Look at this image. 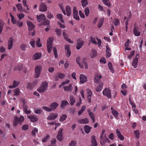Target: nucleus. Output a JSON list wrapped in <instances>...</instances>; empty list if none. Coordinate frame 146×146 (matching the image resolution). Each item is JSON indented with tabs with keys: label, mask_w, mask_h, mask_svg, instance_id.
<instances>
[{
	"label": "nucleus",
	"mask_w": 146,
	"mask_h": 146,
	"mask_svg": "<svg viewBox=\"0 0 146 146\" xmlns=\"http://www.w3.org/2000/svg\"><path fill=\"white\" fill-rule=\"evenodd\" d=\"M48 84L46 81L42 82L40 86L37 89V91L39 93H44L48 88Z\"/></svg>",
	"instance_id": "nucleus-1"
},
{
	"label": "nucleus",
	"mask_w": 146,
	"mask_h": 146,
	"mask_svg": "<svg viewBox=\"0 0 146 146\" xmlns=\"http://www.w3.org/2000/svg\"><path fill=\"white\" fill-rule=\"evenodd\" d=\"M53 37H51L48 38L47 40V47L48 53H50L52 47V40Z\"/></svg>",
	"instance_id": "nucleus-2"
},
{
	"label": "nucleus",
	"mask_w": 146,
	"mask_h": 146,
	"mask_svg": "<svg viewBox=\"0 0 146 146\" xmlns=\"http://www.w3.org/2000/svg\"><path fill=\"white\" fill-rule=\"evenodd\" d=\"M42 66L40 65H36L35 68V77L38 78L39 77L40 75L42 70Z\"/></svg>",
	"instance_id": "nucleus-3"
},
{
	"label": "nucleus",
	"mask_w": 146,
	"mask_h": 146,
	"mask_svg": "<svg viewBox=\"0 0 146 146\" xmlns=\"http://www.w3.org/2000/svg\"><path fill=\"white\" fill-rule=\"evenodd\" d=\"M103 94L107 97L108 99H110L111 98V91L109 89L106 88L104 89L102 92Z\"/></svg>",
	"instance_id": "nucleus-4"
},
{
	"label": "nucleus",
	"mask_w": 146,
	"mask_h": 146,
	"mask_svg": "<svg viewBox=\"0 0 146 146\" xmlns=\"http://www.w3.org/2000/svg\"><path fill=\"white\" fill-rule=\"evenodd\" d=\"M73 14L74 19L76 20H79L80 19L79 17L78 16V12L77 10V7L76 6H74L73 7Z\"/></svg>",
	"instance_id": "nucleus-5"
},
{
	"label": "nucleus",
	"mask_w": 146,
	"mask_h": 146,
	"mask_svg": "<svg viewBox=\"0 0 146 146\" xmlns=\"http://www.w3.org/2000/svg\"><path fill=\"white\" fill-rule=\"evenodd\" d=\"M57 116V113H52L48 115L47 119L48 120H53L55 119Z\"/></svg>",
	"instance_id": "nucleus-6"
},
{
	"label": "nucleus",
	"mask_w": 146,
	"mask_h": 146,
	"mask_svg": "<svg viewBox=\"0 0 146 146\" xmlns=\"http://www.w3.org/2000/svg\"><path fill=\"white\" fill-rule=\"evenodd\" d=\"M62 130L63 129L62 128L60 129L58 131V134L56 136L57 139L60 141H61L63 139L62 137L63 135L62 134Z\"/></svg>",
	"instance_id": "nucleus-7"
},
{
	"label": "nucleus",
	"mask_w": 146,
	"mask_h": 146,
	"mask_svg": "<svg viewBox=\"0 0 146 146\" xmlns=\"http://www.w3.org/2000/svg\"><path fill=\"white\" fill-rule=\"evenodd\" d=\"M47 10V6L46 4L44 3H41L40 6L39 11H40L44 12Z\"/></svg>",
	"instance_id": "nucleus-8"
},
{
	"label": "nucleus",
	"mask_w": 146,
	"mask_h": 146,
	"mask_svg": "<svg viewBox=\"0 0 146 146\" xmlns=\"http://www.w3.org/2000/svg\"><path fill=\"white\" fill-rule=\"evenodd\" d=\"M26 23L28 27L29 30V31H32L34 29L35 26L31 22L27 21Z\"/></svg>",
	"instance_id": "nucleus-9"
},
{
	"label": "nucleus",
	"mask_w": 146,
	"mask_h": 146,
	"mask_svg": "<svg viewBox=\"0 0 146 146\" xmlns=\"http://www.w3.org/2000/svg\"><path fill=\"white\" fill-rule=\"evenodd\" d=\"M133 33L134 35L136 36H138L140 35V32L139 31V29L137 27L135 26L133 30Z\"/></svg>",
	"instance_id": "nucleus-10"
},
{
	"label": "nucleus",
	"mask_w": 146,
	"mask_h": 146,
	"mask_svg": "<svg viewBox=\"0 0 146 146\" xmlns=\"http://www.w3.org/2000/svg\"><path fill=\"white\" fill-rule=\"evenodd\" d=\"M116 134L118 138L121 141L124 140V137L121 134L120 131L118 129H116Z\"/></svg>",
	"instance_id": "nucleus-11"
},
{
	"label": "nucleus",
	"mask_w": 146,
	"mask_h": 146,
	"mask_svg": "<svg viewBox=\"0 0 146 146\" xmlns=\"http://www.w3.org/2000/svg\"><path fill=\"white\" fill-rule=\"evenodd\" d=\"M30 120V121L33 122H36L38 120L37 117L35 115H30L27 117Z\"/></svg>",
	"instance_id": "nucleus-12"
},
{
	"label": "nucleus",
	"mask_w": 146,
	"mask_h": 146,
	"mask_svg": "<svg viewBox=\"0 0 146 146\" xmlns=\"http://www.w3.org/2000/svg\"><path fill=\"white\" fill-rule=\"evenodd\" d=\"M80 82L82 84L85 82L87 81V77L85 75L81 74L80 77Z\"/></svg>",
	"instance_id": "nucleus-13"
},
{
	"label": "nucleus",
	"mask_w": 146,
	"mask_h": 146,
	"mask_svg": "<svg viewBox=\"0 0 146 146\" xmlns=\"http://www.w3.org/2000/svg\"><path fill=\"white\" fill-rule=\"evenodd\" d=\"M64 90L66 92H71L72 91L73 87L72 85L69 84L68 86H65L64 87Z\"/></svg>",
	"instance_id": "nucleus-14"
},
{
	"label": "nucleus",
	"mask_w": 146,
	"mask_h": 146,
	"mask_svg": "<svg viewBox=\"0 0 146 146\" xmlns=\"http://www.w3.org/2000/svg\"><path fill=\"white\" fill-rule=\"evenodd\" d=\"M106 57L108 58L110 56L111 53L110 52V49L109 47V45L108 44L106 46Z\"/></svg>",
	"instance_id": "nucleus-15"
},
{
	"label": "nucleus",
	"mask_w": 146,
	"mask_h": 146,
	"mask_svg": "<svg viewBox=\"0 0 146 146\" xmlns=\"http://www.w3.org/2000/svg\"><path fill=\"white\" fill-rule=\"evenodd\" d=\"M69 46L66 45L65 46V49L66 52V55L67 57L69 58L71 55V52L69 50Z\"/></svg>",
	"instance_id": "nucleus-16"
},
{
	"label": "nucleus",
	"mask_w": 146,
	"mask_h": 146,
	"mask_svg": "<svg viewBox=\"0 0 146 146\" xmlns=\"http://www.w3.org/2000/svg\"><path fill=\"white\" fill-rule=\"evenodd\" d=\"M13 41V39L12 37H10L8 41V49L9 50L11 49L12 47Z\"/></svg>",
	"instance_id": "nucleus-17"
},
{
	"label": "nucleus",
	"mask_w": 146,
	"mask_h": 146,
	"mask_svg": "<svg viewBox=\"0 0 146 146\" xmlns=\"http://www.w3.org/2000/svg\"><path fill=\"white\" fill-rule=\"evenodd\" d=\"M45 17L44 14L40 15L39 16L36 15L37 20L38 22H42L43 20L44 19Z\"/></svg>",
	"instance_id": "nucleus-18"
},
{
	"label": "nucleus",
	"mask_w": 146,
	"mask_h": 146,
	"mask_svg": "<svg viewBox=\"0 0 146 146\" xmlns=\"http://www.w3.org/2000/svg\"><path fill=\"white\" fill-rule=\"evenodd\" d=\"M69 104L68 103L66 100H62L61 102L60 108L63 109L66 106Z\"/></svg>",
	"instance_id": "nucleus-19"
},
{
	"label": "nucleus",
	"mask_w": 146,
	"mask_h": 146,
	"mask_svg": "<svg viewBox=\"0 0 146 146\" xmlns=\"http://www.w3.org/2000/svg\"><path fill=\"white\" fill-rule=\"evenodd\" d=\"M41 57V54L39 52L36 53L33 55L34 60H37L40 58Z\"/></svg>",
	"instance_id": "nucleus-20"
},
{
	"label": "nucleus",
	"mask_w": 146,
	"mask_h": 146,
	"mask_svg": "<svg viewBox=\"0 0 146 146\" xmlns=\"http://www.w3.org/2000/svg\"><path fill=\"white\" fill-rule=\"evenodd\" d=\"M78 122L80 124H87L88 123L89 121L88 119L86 118L82 119H80L78 121Z\"/></svg>",
	"instance_id": "nucleus-21"
},
{
	"label": "nucleus",
	"mask_w": 146,
	"mask_h": 146,
	"mask_svg": "<svg viewBox=\"0 0 146 146\" xmlns=\"http://www.w3.org/2000/svg\"><path fill=\"white\" fill-rule=\"evenodd\" d=\"M83 41L82 40H78L76 48L78 50L80 49L83 44Z\"/></svg>",
	"instance_id": "nucleus-22"
},
{
	"label": "nucleus",
	"mask_w": 146,
	"mask_h": 146,
	"mask_svg": "<svg viewBox=\"0 0 146 146\" xmlns=\"http://www.w3.org/2000/svg\"><path fill=\"white\" fill-rule=\"evenodd\" d=\"M58 104L56 102L52 103L50 105V107L52 110H55L58 106Z\"/></svg>",
	"instance_id": "nucleus-23"
},
{
	"label": "nucleus",
	"mask_w": 146,
	"mask_h": 146,
	"mask_svg": "<svg viewBox=\"0 0 146 146\" xmlns=\"http://www.w3.org/2000/svg\"><path fill=\"white\" fill-rule=\"evenodd\" d=\"M66 10L67 16H70L72 13L71 8L68 6H67L66 7Z\"/></svg>",
	"instance_id": "nucleus-24"
},
{
	"label": "nucleus",
	"mask_w": 146,
	"mask_h": 146,
	"mask_svg": "<svg viewBox=\"0 0 146 146\" xmlns=\"http://www.w3.org/2000/svg\"><path fill=\"white\" fill-rule=\"evenodd\" d=\"M138 58H137V56L134 58L133 59V62L132 65L135 68L137 67V65L138 62Z\"/></svg>",
	"instance_id": "nucleus-25"
},
{
	"label": "nucleus",
	"mask_w": 146,
	"mask_h": 146,
	"mask_svg": "<svg viewBox=\"0 0 146 146\" xmlns=\"http://www.w3.org/2000/svg\"><path fill=\"white\" fill-rule=\"evenodd\" d=\"M104 21V18H100V19L99 21L97 24V27L98 28H100L102 25L103 22Z\"/></svg>",
	"instance_id": "nucleus-26"
},
{
	"label": "nucleus",
	"mask_w": 146,
	"mask_h": 146,
	"mask_svg": "<svg viewBox=\"0 0 146 146\" xmlns=\"http://www.w3.org/2000/svg\"><path fill=\"white\" fill-rule=\"evenodd\" d=\"M103 86V83L102 82L100 83L96 88V91L98 92H100L102 90Z\"/></svg>",
	"instance_id": "nucleus-27"
},
{
	"label": "nucleus",
	"mask_w": 146,
	"mask_h": 146,
	"mask_svg": "<svg viewBox=\"0 0 146 146\" xmlns=\"http://www.w3.org/2000/svg\"><path fill=\"white\" fill-rule=\"evenodd\" d=\"M57 18V19L60 21V22L63 23H64V21L62 18V14H58L56 15Z\"/></svg>",
	"instance_id": "nucleus-28"
},
{
	"label": "nucleus",
	"mask_w": 146,
	"mask_h": 146,
	"mask_svg": "<svg viewBox=\"0 0 146 146\" xmlns=\"http://www.w3.org/2000/svg\"><path fill=\"white\" fill-rule=\"evenodd\" d=\"M18 10L20 11H22L23 10V6L21 4L19 3L16 5Z\"/></svg>",
	"instance_id": "nucleus-29"
},
{
	"label": "nucleus",
	"mask_w": 146,
	"mask_h": 146,
	"mask_svg": "<svg viewBox=\"0 0 146 146\" xmlns=\"http://www.w3.org/2000/svg\"><path fill=\"white\" fill-rule=\"evenodd\" d=\"M15 119L17 120L19 122H22L24 120V117L23 116H21L19 118L17 117L16 116L15 117Z\"/></svg>",
	"instance_id": "nucleus-30"
},
{
	"label": "nucleus",
	"mask_w": 146,
	"mask_h": 146,
	"mask_svg": "<svg viewBox=\"0 0 146 146\" xmlns=\"http://www.w3.org/2000/svg\"><path fill=\"white\" fill-rule=\"evenodd\" d=\"M49 24V21L48 20H46L45 17L44 19L42 22V25H46Z\"/></svg>",
	"instance_id": "nucleus-31"
},
{
	"label": "nucleus",
	"mask_w": 146,
	"mask_h": 146,
	"mask_svg": "<svg viewBox=\"0 0 146 146\" xmlns=\"http://www.w3.org/2000/svg\"><path fill=\"white\" fill-rule=\"evenodd\" d=\"M91 128L87 125H85L84 127V129L85 133H89L90 131Z\"/></svg>",
	"instance_id": "nucleus-32"
},
{
	"label": "nucleus",
	"mask_w": 146,
	"mask_h": 146,
	"mask_svg": "<svg viewBox=\"0 0 146 146\" xmlns=\"http://www.w3.org/2000/svg\"><path fill=\"white\" fill-rule=\"evenodd\" d=\"M67 118L66 115L65 114H63L62 115L59 119V121L60 122H62L64 121Z\"/></svg>",
	"instance_id": "nucleus-33"
},
{
	"label": "nucleus",
	"mask_w": 146,
	"mask_h": 146,
	"mask_svg": "<svg viewBox=\"0 0 146 146\" xmlns=\"http://www.w3.org/2000/svg\"><path fill=\"white\" fill-rule=\"evenodd\" d=\"M108 66L109 69L112 73H113L114 70L112 66V63L110 62H109L108 63Z\"/></svg>",
	"instance_id": "nucleus-34"
},
{
	"label": "nucleus",
	"mask_w": 146,
	"mask_h": 146,
	"mask_svg": "<svg viewBox=\"0 0 146 146\" xmlns=\"http://www.w3.org/2000/svg\"><path fill=\"white\" fill-rule=\"evenodd\" d=\"M56 139H52L51 141L50 144L48 145V146H56Z\"/></svg>",
	"instance_id": "nucleus-35"
},
{
	"label": "nucleus",
	"mask_w": 146,
	"mask_h": 146,
	"mask_svg": "<svg viewBox=\"0 0 146 146\" xmlns=\"http://www.w3.org/2000/svg\"><path fill=\"white\" fill-rule=\"evenodd\" d=\"M10 16L11 17V21L12 23L14 24H15L17 23V21L14 18V17L11 14H10Z\"/></svg>",
	"instance_id": "nucleus-36"
},
{
	"label": "nucleus",
	"mask_w": 146,
	"mask_h": 146,
	"mask_svg": "<svg viewBox=\"0 0 146 146\" xmlns=\"http://www.w3.org/2000/svg\"><path fill=\"white\" fill-rule=\"evenodd\" d=\"M55 32L56 33L57 36H60L62 34V30L60 29H56L55 30Z\"/></svg>",
	"instance_id": "nucleus-37"
},
{
	"label": "nucleus",
	"mask_w": 146,
	"mask_h": 146,
	"mask_svg": "<svg viewBox=\"0 0 146 146\" xmlns=\"http://www.w3.org/2000/svg\"><path fill=\"white\" fill-rule=\"evenodd\" d=\"M70 100L71 102L70 105H73L75 102V100L74 97L72 96H71L70 97Z\"/></svg>",
	"instance_id": "nucleus-38"
},
{
	"label": "nucleus",
	"mask_w": 146,
	"mask_h": 146,
	"mask_svg": "<svg viewBox=\"0 0 146 146\" xmlns=\"http://www.w3.org/2000/svg\"><path fill=\"white\" fill-rule=\"evenodd\" d=\"M14 94H13L14 96H18L19 95L20 92L18 88H16L14 90Z\"/></svg>",
	"instance_id": "nucleus-39"
},
{
	"label": "nucleus",
	"mask_w": 146,
	"mask_h": 146,
	"mask_svg": "<svg viewBox=\"0 0 146 146\" xmlns=\"http://www.w3.org/2000/svg\"><path fill=\"white\" fill-rule=\"evenodd\" d=\"M4 23L1 20H0V33L1 34L2 31L3 27L4 25Z\"/></svg>",
	"instance_id": "nucleus-40"
},
{
	"label": "nucleus",
	"mask_w": 146,
	"mask_h": 146,
	"mask_svg": "<svg viewBox=\"0 0 146 146\" xmlns=\"http://www.w3.org/2000/svg\"><path fill=\"white\" fill-rule=\"evenodd\" d=\"M38 132V129L36 127L33 128V129L32 131V135L33 136H35L36 135V133Z\"/></svg>",
	"instance_id": "nucleus-41"
},
{
	"label": "nucleus",
	"mask_w": 146,
	"mask_h": 146,
	"mask_svg": "<svg viewBox=\"0 0 146 146\" xmlns=\"http://www.w3.org/2000/svg\"><path fill=\"white\" fill-rule=\"evenodd\" d=\"M82 5L83 7L86 6L88 4V2L87 0H82L81 1Z\"/></svg>",
	"instance_id": "nucleus-42"
},
{
	"label": "nucleus",
	"mask_w": 146,
	"mask_h": 146,
	"mask_svg": "<svg viewBox=\"0 0 146 146\" xmlns=\"http://www.w3.org/2000/svg\"><path fill=\"white\" fill-rule=\"evenodd\" d=\"M134 133L136 138L137 139H138L139 138L140 135L139 131V130L134 131Z\"/></svg>",
	"instance_id": "nucleus-43"
},
{
	"label": "nucleus",
	"mask_w": 146,
	"mask_h": 146,
	"mask_svg": "<svg viewBox=\"0 0 146 146\" xmlns=\"http://www.w3.org/2000/svg\"><path fill=\"white\" fill-rule=\"evenodd\" d=\"M120 23V21L118 19L116 18L114 19V23L115 25L116 26L119 24Z\"/></svg>",
	"instance_id": "nucleus-44"
},
{
	"label": "nucleus",
	"mask_w": 146,
	"mask_h": 146,
	"mask_svg": "<svg viewBox=\"0 0 146 146\" xmlns=\"http://www.w3.org/2000/svg\"><path fill=\"white\" fill-rule=\"evenodd\" d=\"M86 108L85 106H83L82 107L81 109L78 111V115H80L81 114L85 111Z\"/></svg>",
	"instance_id": "nucleus-45"
},
{
	"label": "nucleus",
	"mask_w": 146,
	"mask_h": 146,
	"mask_svg": "<svg viewBox=\"0 0 146 146\" xmlns=\"http://www.w3.org/2000/svg\"><path fill=\"white\" fill-rule=\"evenodd\" d=\"M53 51L55 58H57L58 57L56 47H53Z\"/></svg>",
	"instance_id": "nucleus-46"
},
{
	"label": "nucleus",
	"mask_w": 146,
	"mask_h": 146,
	"mask_svg": "<svg viewBox=\"0 0 146 146\" xmlns=\"http://www.w3.org/2000/svg\"><path fill=\"white\" fill-rule=\"evenodd\" d=\"M36 45L38 47H40L42 46V44L40 43V38H38V40L36 42Z\"/></svg>",
	"instance_id": "nucleus-47"
},
{
	"label": "nucleus",
	"mask_w": 146,
	"mask_h": 146,
	"mask_svg": "<svg viewBox=\"0 0 146 146\" xmlns=\"http://www.w3.org/2000/svg\"><path fill=\"white\" fill-rule=\"evenodd\" d=\"M42 108L45 111L48 112L51 111H52V109L51 108H49L46 106H42Z\"/></svg>",
	"instance_id": "nucleus-48"
},
{
	"label": "nucleus",
	"mask_w": 146,
	"mask_h": 146,
	"mask_svg": "<svg viewBox=\"0 0 146 146\" xmlns=\"http://www.w3.org/2000/svg\"><path fill=\"white\" fill-rule=\"evenodd\" d=\"M89 115L93 121L94 122L95 121V119L94 113L92 112L90 113Z\"/></svg>",
	"instance_id": "nucleus-49"
},
{
	"label": "nucleus",
	"mask_w": 146,
	"mask_h": 146,
	"mask_svg": "<svg viewBox=\"0 0 146 146\" xmlns=\"http://www.w3.org/2000/svg\"><path fill=\"white\" fill-rule=\"evenodd\" d=\"M65 76V74L61 73H58V77L59 78L62 79H63Z\"/></svg>",
	"instance_id": "nucleus-50"
},
{
	"label": "nucleus",
	"mask_w": 146,
	"mask_h": 146,
	"mask_svg": "<svg viewBox=\"0 0 146 146\" xmlns=\"http://www.w3.org/2000/svg\"><path fill=\"white\" fill-rule=\"evenodd\" d=\"M17 15L20 20L21 19L25 17V15L22 13L21 14H17Z\"/></svg>",
	"instance_id": "nucleus-51"
},
{
	"label": "nucleus",
	"mask_w": 146,
	"mask_h": 146,
	"mask_svg": "<svg viewBox=\"0 0 146 146\" xmlns=\"http://www.w3.org/2000/svg\"><path fill=\"white\" fill-rule=\"evenodd\" d=\"M90 40L92 43L95 44H97V42L95 38L94 37H93L92 36L90 37Z\"/></svg>",
	"instance_id": "nucleus-52"
},
{
	"label": "nucleus",
	"mask_w": 146,
	"mask_h": 146,
	"mask_svg": "<svg viewBox=\"0 0 146 146\" xmlns=\"http://www.w3.org/2000/svg\"><path fill=\"white\" fill-rule=\"evenodd\" d=\"M96 54L97 52L96 51L94 50H93L91 56V58L95 57L96 56Z\"/></svg>",
	"instance_id": "nucleus-53"
},
{
	"label": "nucleus",
	"mask_w": 146,
	"mask_h": 146,
	"mask_svg": "<svg viewBox=\"0 0 146 146\" xmlns=\"http://www.w3.org/2000/svg\"><path fill=\"white\" fill-rule=\"evenodd\" d=\"M27 45L25 44H21L20 45V48L23 51H25L26 50Z\"/></svg>",
	"instance_id": "nucleus-54"
},
{
	"label": "nucleus",
	"mask_w": 146,
	"mask_h": 146,
	"mask_svg": "<svg viewBox=\"0 0 146 146\" xmlns=\"http://www.w3.org/2000/svg\"><path fill=\"white\" fill-rule=\"evenodd\" d=\"M76 143L75 141H71L69 143V146H76Z\"/></svg>",
	"instance_id": "nucleus-55"
},
{
	"label": "nucleus",
	"mask_w": 146,
	"mask_h": 146,
	"mask_svg": "<svg viewBox=\"0 0 146 146\" xmlns=\"http://www.w3.org/2000/svg\"><path fill=\"white\" fill-rule=\"evenodd\" d=\"M84 12L86 16L87 17H88V16L90 13V10L88 8H86L84 10Z\"/></svg>",
	"instance_id": "nucleus-56"
},
{
	"label": "nucleus",
	"mask_w": 146,
	"mask_h": 146,
	"mask_svg": "<svg viewBox=\"0 0 146 146\" xmlns=\"http://www.w3.org/2000/svg\"><path fill=\"white\" fill-rule=\"evenodd\" d=\"M20 82L18 81H14L13 82V85L15 88L18 86Z\"/></svg>",
	"instance_id": "nucleus-57"
},
{
	"label": "nucleus",
	"mask_w": 146,
	"mask_h": 146,
	"mask_svg": "<svg viewBox=\"0 0 146 146\" xmlns=\"http://www.w3.org/2000/svg\"><path fill=\"white\" fill-rule=\"evenodd\" d=\"M111 113L112 114L116 117H117L118 114V113L115 110H113L111 111Z\"/></svg>",
	"instance_id": "nucleus-58"
},
{
	"label": "nucleus",
	"mask_w": 146,
	"mask_h": 146,
	"mask_svg": "<svg viewBox=\"0 0 146 146\" xmlns=\"http://www.w3.org/2000/svg\"><path fill=\"white\" fill-rule=\"evenodd\" d=\"M22 128L23 130H27L29 129L28 125L27 124L24 125L23 126Z\"/></svg>",
	"instance_id": "nucleus-59"
},
{
	"label": "nucleus",
	"mask_w": 146,
	"mask_h": 146,
	"mask_svg": "<svg viewBox=\"0 0 146 146\" xmlns=\"http://www.w3.org/2000/svg\"><path fill=\"white\" fill-rule=\"evenodd\" d=\"M134 106H133V107H132L133 110L135 113L136 114L138 113L139 112V111L137 110L136 109L135 105L134 104Z\"/></svg>",
	"instance_id": "nucleus-60"
},
{
	"label": "nucleus",
	"mask_w": 146,
	"mask_h": 146,
	"mask_svg": "<svg viewBox=\"0 0 146 146\" xmlns=\"http://www.w3.org/2000/svg\"><path fill=\"white\" fill-rule=\"evenodd\" d=\"M105 137H104V138H101V140H100V144L102 145H104L105 144V141H104V138Z\"/></svg>",
	"instance_id": "nucleus-61"
},
{
	"label": "nucleus",
	"mask_w": 146,
	"mask_h": 146,
	"mask_svg": "<svg viewBox=\"0 0 146 146\" xmlns=\"http://www.w3.org/2000/svg\"><path fill=\"white\" fill-rule=\"evenodd\" d=\"M50 137L49 135H47L46 137H44L42 140V141L44 142H46L47 141L48 139Z\"/></svg>",
	"instance_id": "nucleus-62"
},
{
	"label": "nucleus",
	"mask_w": 146,
	"mask_h": 146,
	"mask_svg": "<svg viewBox=\"0 0 146 146\" xmlns=\"http://www.w3.org/2000/svg\"><path fill=\"white\" fill-rule=\"evenodd\" d=\"M42 111V110L41 109H37L35 111V113L36 114H40Z\"/></svg>",
	"instance_id": "nucleus-63"
},
{
	"label": "nucleus",
	"mask_w": 146,
	"mask_h": 146,
	"mask_svg": "<svg viewBox=\"0 0 146 146\" xmlns=\"http://www.w3.org/2000/svg\"><path fill=\"white\" fill-rule=\"evenodd\" d=\"M100 79L98 78V76H96L95 77L94 82L95 83L98 82L100 81Z\"/></svg>",
	"instance_id": "nucleus-64"
}]
</instances>
